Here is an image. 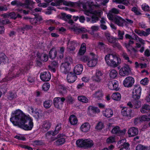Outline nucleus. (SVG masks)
<instances>
[{"mask_svg":"<svg viewBox=\"0 0 150 150\" xmlns=\"http://www.w3.org/2000/svg\"><path fill=\"white\" fill-rule=\"evenodd\" d=\"M23 73V69H20L16 73L14 76H13L11 74L8 73V76L4 79V81L5 80L8 81L11 80L14 77H16L20 76Z\"/></svg>","mask_w":150,"mask_h":150,"instance_id":"4468645a","label":"nucleus"},{"mask_svg":"<svg viewBox=\"0 0 150 150\" xmlns=\"http://www.w3.org/2000/svg\"><path fill=\"white\" fill-rule=\"evenodd\" d=\"M62 136L63 135L61 134H58L57 136L58 139L54 143L55 145L57 146H59L63 144L64 143L65 139L62 137Z\"/></svg>","mask_w":150,"mask_h":150,"instance_id":"5701e85b","label":"nucleus"},{"mask_svg":"<svg viewBox=\"0 0 150 150\" xmlns=\"http://www.w3.org/2000/svg\"><path fill=\"white\" fill-rule=\"evenodd\" d=\"M69 121L71 124L74 125H76L78 121L76 117L74 115H71L70 116Z\"/></svg>","mask_w":150,"mask_h":150,"instance_id":"c85d7f7f","label":"nucleus"},{"mask_svg":"<svg viewBox=\"0 0 150 150\" xmlns=\"http://www.w3.org/2000/svg\"><path fill=\"white\" fill-rule=\"evenodd\" d=\"M42 20V18L41 17L38 16L33 18H31L30 19L29 21L32 25H35L38 24V23H40Z\"/></svg>","mask_w":150,"mask_h":150,"instance_id":"cd10ccee","label":"nucleus"},{"mask_svg":"<svg viewBox=\"0 0 150 150\" xmlns=\"http://www.w3.org/2000/svg\"><path fill=\"white\" fill-rule=\"evenodd\" d=\"M35 4V2L33 1L26 0L25 2V8H31Z\"/></svg>","mask_w":150,"mask_h":150,"instance_id":"7c9ffc66","label":"nucleus"},{"mask_svg":"<svg viewBox=\"0 0 150 150\" xmlns=\"http://www.w3.org/2000/svg\"><path fill=\"white\" fill-rule=\"evenodd\" d=\"M40 78L42 80L44 81H48L51 78V74L48 72H43L41 73Z\"/></svg>","mask_w":150,"mask_h":150,"instance_id":"f3484780","label":"nucleus"},{"mask_svg":"<svg viewBox=\"0 0 150 150\" xmlns=\"http://www.w3.org/2000/svg\"><path fill=\"white\" fill-rule=\"evenodd\" d=\"M63 4L64 5L70 7H73L75 5V3L71 1H63Z\"/></svg>","mask_w":150,"mask_h":150,"instance_id":"a18cd8bd","label":"nucleus"},{"mask_svg":"<svg viewBox=\"0 0 150 150\" xmlns=\"http://www.w3.org/2000/svg\"><path fill=\"white\" fill-rule=\"evenodd\" d=\"M66 99L64 97H56L53 100V103L55 107L58 109H60L62 107L64 102Z\"/></svg>","mask_w":150,"mask_h":150,"instance_id":"423d86ee","label":"nucleus"},{"mask_svg":"<svg viewBox=\"0 0 150 150\" xmlns=\"http://www.w3.org/2000/svg\"><path fill=\"white\" fill-rule=\"evenodd\" d=\"M40 60L42 61L46 62L48 60V57L46 54H42L39 57Z\"/></svg>","mask_w":150,"mask_h":150,"instance_id":"49530a36","label":"nucleus"},{"mask_svg":"<svg viewBox=\"0 0 150 150\" xmlns=\"http://www.w3.org/2000/svg\"><path fill=\"white\" fill-rule=\"evenodd\" d=\"M135 40L137 42H140L142 44H145L144 40L139 38L137 35H136L135 36Z\"/></svg>","mask_w":150,"mask_h":150,"instance_id":"4d7b16f0","label":"nucleus"},{"mask_svg":"<svg viewBox=\"0 0 150 150\" xmlns=\"http://www.w3.org/2000/svg\"><path fill=\"white\" fill-rule=\"evenodd\" d=\"M78 44V43L75 41H69L67 43V48L69 51H74Z\"/></svg>","mask_w":150,"mask_h":150,"instance_id":"dca6fc26","label":"nucleus"},{"mask_svg":"<svg viewBox=\"0 0 150 150\" xmlns=\"http://www.w3.org/2000/svg\"><path fill=\"white\" fill-rule=\"evenodd\" d=\"M115 139L114 137L111 136L107 139L106 142L108 143H113L115 142Z\"/></svg>","mask_w":150,"mask_h":150,"instance_id":"6e6d98bb","label":"nucleus"},{"mask_svg":"<svg viewBox=\"0 0 150 150\" xmlns=\"http://www.w3.org/2000/svg\"><path fill=\"white\" fill-rule=\"evenodd\" d=\"M131 68L127 64L125 65L119 71V74L123 76L128 75L131 71Z\"/></svg>","mask_w":150,"mask_h":150,"instance_id":"6e6552de","label":"nucleus"},{"mask_svg":"<svg viewBox=\"0 0 150 150\" xmlns=\"http://www.w3.org/2000/svg\"><path fill=\"white\" fill-rule=\"evenodd\" d=\"M55 135V134L53 131H50L46 133V136L47 138H49L50 137H51V136H54Z\"/></svg>","mask_w":150,"mask_h":150,"instance_id":"e2e57ef3","label":"nucleus"},{"mask_svg":"<svg viewBox=\"0 0 150 150\" xmlns=\"http://www.w3.org/2000/svg\"><path fill=\"white\" fill-rule=\"evenodd\" d=\"M98 59L96 55L93 53H91L89 59L87 62V66L90 67H94L97 63Z\"/></svg>","mask_w":150,"mask_h":150,"instance_id":"39448f33","label":"nucleus"},{"mask_svg":"<svg viewBox=\"0 0 150 150\" xmlns=\"http://www.w3.org/2000/svg\"><path fill=\"white\" fill-rule=\"evenodd\" d=\"M14 116L10 118V121L14 125L26 130H31L33 127V119L29 115H26L19 109L16 110L13 114Z\"/></svg>","mask_w":150,"mask_h":150,"instance_id":"f257e3e1","label":"nucleus"},{"mask_svg":"<svg viewBox=\"0 0 150 150\" xmlns=\"http://www.w3.org/2000/svg\"><path fill=\"white\" fill-rule=\"evenodd\" d=\"M119 13V10L115 8H113L111 9L107 14V16L109 19H112L113 18L116 16H114V14H118Z\"/></svg>","mask_w":150,"mask_h":150,"instance_id":"aec40b11","label":"nucleus"},{"mask_svg":"<svg viewBox=\"0 0 150 150\" xmlns=\"http://www.w3.org/2000/svg\"><path fill=\"white\" fill-rule=\"evenodd\" d=\"M51 123L49 121H45L43 122L42 127L45 130L47 131L50 127Z\"/></svg>","mask_w":150,"mask_h":150,"instance_id":"72a5a7b5","label":"nucleus"},{"mask_svg":"<svg viewBox=\"0 0 150 150\" xmlns=\"http://www.w3.org/2000/svg\"><path fill=\"white\" fill-rule=\"evenodd\" d=\"M140 111L142 113H147L150 111V106L146 105H144L142 107Z\"/></svg>","mask_w":150,"mask_h":150,"instance_id":"c756f323","label":"nucleus"},{"mask_svg":"<svg viewBox=\"0 0 150 150\" xmlns=\"http://www.w3.org/2000/svg\"><path fill=\"white\" fill-rule=\"evenodd\" d=\"M105 37L109 42L111 43H113L115 42V39L110 36V33L108 32L105 33Z\"/></svg>","mask_w":150,"mask_h":150,"instance_id":"2f4dec72","label":"nucleus"},{"mask_svg":"<svg viewBox=\"0 0 150 150\" xmlns=\"http://www.w3.org/2000/svg\"><path fill=\"white\" fill-rule=\"evenodd\" d=\"M118 85V82L115 80L109 82L108 84V88L111 90H117Z\"/></svg>","mask_w":150,"mask_h":150,"instance_id":"412c9836","label":"nucleus"},{"mask_svg":"<svg viewBox=\"0 0 150 150\" xmlns=\"http://www.w3.org/2000/svg\"><path fill=\"white\" fill-rule=\"evenodd\" d=\"M86 44L85 43H83L81 45L78 54L79 55H82L84 54L86 52Z\"/></svg>","mask_w":150,"mask_h":150,"instance_id":"473e14b6","label":"nucleus"},{"mask_svg":"<svg viewBox=\"0 0 150 150\" xmlns=\"http://www.w3.org/2000/svg\"><path fill=\"white\" fill-rule=\"evenodd\" d=\"M76 144L79 147H83L85 148H91L94 145L93 141L89 139L84 140L79 139L76 141Z\"/></svg>","mask_w":150,"mask_h":150,"instance_id":"20e7f679","label":"nucleus"},{"mask_svg":"<svg viewBox=\"0 0 150 150\" xmlns=\"http://www.w3.org/2000/svg\"><path fill=\"white\" fill-rule=\"evenodd\" d=\"M89 109L92 111L93 112L98 113L100 112V110L97 107L90 106L89 107Z\"/></svg>","mask_w":150,"mask_h":150,"instance_id":"3c124183","label":"nucleus"},{"mask_svg":"<svg viewBox=\"0 0 150 150\" xmlns=\"http://www.w3.org/2000/svg\"><path fill=\"white\" fill-rule=\"evenodd\" d=\"M148 81L147 78H144L140 82L141 84L143 85H146L148 83Z\"/></svg>","mask_w":150,"mask_h":150,"instance_id":"774afa93","label":"nucleus"},{"mask_svg":"<svg viewBox=\"0 0 150 150\" xmlns=\"http://www.w3.org/2000/svg\"><path fill=\"white\" fill-rule=\"evenodd\" d=\"M103 115L107 117H110L112 116L113 112L112 110L110 108H105L102 111Z\"/></svg>","mask_w":150,"mask_h":150,"instance_id":"a211bd4d","label":"nucleus"},{"mask_svg":"<svg viewBox=\"0 0 150 150\" xmlns=\"http://www.w3.org/2000/svg\"><path fill=\"white\" fill-rule=\"evenodd\" d=\"M91 125L87 122H85L81 125L80 127V131L83 133H86L88 132L90 130Z\"/></svg>","mask_w":150,"mask_h":150,"instance_id":"6ab92c4d","label":"nucleus"},{"mask_svg":"<svg viewBox=\"0 0 150 150\" xmlns=\"http://www.w3.org/2000/svg\"><path fill=\"white\" fill-rule=\"evenodd\" d=\"M89 59V56H81L80 58L81 61L84 62H87Z\"/></svg>","mask_w":150,"mask_h":150,"instance_id":"bf43d9fd","label":"nucleus"},{"mask_svg":"<svg viewBox=\"0 0 150 150\" xmlns=\"http://www.w3.org/2000/svg\"><path fill=\"white\" fill-rule=\"evenodd\" d=\"M121 95L120 93L118 92L114 93L112 96V98L114 100L118 101L121 98Z\"/></svg>","mask_w":150,"mask_h":150,"instance_id":"c9c22d12","label":"nucleus"},{"mask_svg":"<svg viewBox=\"0 0 150 150\" xmlns=\"http://www.w3.org/2000/svg\"><path fill=\"white\" fill-rule=\"evenodd\" d=\"M122 55L124 59L125 60H126L127 61V62L128 63L130 64H132V62L129 60V58L128 55L126 53L123 52L122 54Z\"/></svg>","mask_w":150,"mask_h":150,"instance_id":"09e8293b","label":"nucleus"},{"mask_svg":"<svg viewBox=\"0 0 150 150\" xmlns=\"http://www.w3.org/2000/svg\"><path fill=\"white\" fill-rule=\"evenodd\" d=\"M125 130H120V127L118 126L114 127L111 131L112 133L113 134H117L119 135H122L125 134Z\"/></svg>","mask_w":150,"mask_h":150,"instance_id":"393cba45","label":"nucleus"},{"mask_svg":"<svg viewBox=\"0 0 150 150\" xmlns=\"http://www.w3.org/2000/svg\"><path fill=\"white\" fill-rule=\"evenodd\" d=\"M141 6L142 10L145 11H148L149 10V6L146 4H142Z\"/></svg>","mask_w":150,"mask_h":150,"instance_id":"052dcab7","label":"nucleus"},{"mask_svg":"<svg viewBox=\"0 0 150 150\" xmlns=\"http://www.w3.org/2000/svg\"><path fill=\"white\" fill-rule=\"evenodd\" d=\"M132 51L129 52L130 55L132 57H138V54L137 53L138 52L137 50L132 47Z\"/></svg>","mask_w":150,"mask_h":150,"instance_id":"58836bf2","label":"nucleus"},{"mask_svg":"<svg viewBox=\"0 0 150 150\" xmlns=\"http://www.w3.org/2000/svg\"><path fill=\"white\" fill-rule=\"evenodd\" d=\"M74 73L70 72L67 76V79L69 83H71L74 82L77 79V76Z\"/></svg>","mask_w":150,"mask_h":150,"instance_id":"4be33fe9","label":"nucleus"},{"mask_svg":"<svg viewBox=\"0 0 150 150\" xmlns=\"http://www.w3.org/2000/svg\"><path fill=\"white\" fill-rule=\"evenodd\" d=\"M33 28L32 26L29 25H26L21 28V29L23 30H28L31 29Z\"/></svg>","mask_w":150,"mask_h":150,"instance_id":"680f3d73","label":"nucleus"},{"mask_svg":"<svg viewBox=\"0 0 150 150\" xmlns=\"http://www.w3.org/2000/svg\"><path fill=\"white\" fill-rule=\"evenodd\" d=\"M136 150H147V148L145 146L141 144H138L136 147Z\"/></svg>","mask_w":150,"mask_h":150,"instance_id":"8fccbe9b","label":"nucleus"},{"mask_svg":"<svg viewBox=\"0 0 150 150\" xmlns=\"http://www.w3.org/2000/svg\"><path fill=\"white\" fill-rule=\"evenodd\" d=\"M103 96L102 91L101 90H99L95 92L92 95L93 98H95L97 100H101Z\"/></svg>","mask_w":150,"mask_h":150,"instance_id":"bb28decb","label":"nucleus"},{"mask_svg":"<svg viewBox=\"0 0 150 150\" xmlns=\"http://www.w3.org/2000/svg\"><path fill=\"white\" fill-rule=\"evenodd\" d=\"M133 23V21L132 20L127 18L125 20V23H124L126 25H127L129 24L132 25Z\"/></svg>","mask_w":150,"mask_h":150,"instance_id":"0e129e2a","label":"nucleus"},{"mask_svg":"<svg viewBox=\"0 0 150 150\" xmlns=\"http://www.w3.org/2000/svg\"><path fill=\"white\" fill-rule=\"evenodd\" d=\"M57 54V52L55 49L53 48L51 49L49 54V57L50 58L52 59H53L55 58Z\"/></svg>","mask_w":150,"mask_h":150,"instance_id":"f704fd0d","label":"nucleus"},{"mask_svg":"<svg viewBox=\"0 0 150 150\" xmlns=\"http://www.w3.org/2000/svg\"><path fill=\"white\" fill-rule=\"evenodd\" d=\"M50 87V85L48 83H45L42 86V89L44 91L48 90Z\"/></svg>","mask_w":150,"mask_h":150,"instance_id":"13d9d810","label":"nucleus"},{"mask_svg":"<svg viewBox=\"0 0 150 150\" xmlns=\"http://www.w3.org/2000/svg\"><path fill=\"white\" fill-rule=\"evenodd\" d=\"M66 100L67 103L72 104L74 102L75 99L71 96H69L66 97Z\"/></svg>","mask_w":150,"mask_h":150,"instance_id":"79ce46f5","label":"nucleus"},{"mask_svg":"<svg viewBox=\"0 0 150 150\" xmlns=\"http://www.w3.org/2000/svg\"><path fill=\"white\" fill-rule=\"evenodd\" d=\"M83 66L80 64L77 65L74 69V73L76 74H80L83 70Z\"/></svg>","mask_w":150,"mask_h":150,"instance_id":"a878e982","label":"nucleus"},{"mask_svg":"<svg viewBox=\"0 0 150 150\" xmlns=\"http://www.w3.org/2000/svg\"><path fill=\"white\" fill-rule=\"evenodd\" d=\"M141 88L139 85H135L132 92V98L134 99H138L140 98Z\"/></svg>","mask_w":150,"mask_h":150,"instance_id":"0eeeda50","label":"nucleus"},{"mask_svg":"<svg viewBox=\"0 0 150 150\" xmlns=\"http://www.w3.org/2000/svg\"><path fill=\"white\" fill-rule=\"evenodd\" d=\"M119 39L122 40L123 38V35L124 34V32L123 31L118 30V31Z\"/></svg>","mask_w":150,"mask_h":150,"instance_id":"69168bd1","label":"nucleus"},{"mask_svg":"<svg viewBox=\"0 0 150 150\" xmlns=\"http://www.w3.org/2000/svg\"><path fill=\"white\" fill-rule=\"evenodd\" d=\"M138 130L135 127H132L129 129L128 133L129 137H132L137 135L138 133Z\"/></svg>","mask_w":150,"mask_h":150,"instance_id":"b1692460","label":"nucleus"},{"mask_svg":"<svg viewBox=\"0 0 150 150\" xmlns=\"http://www.w3.org/2000/svg\"><path fill=\"white\" fill-rule=\"evenodd\" d=\"M102 77V73L100 71L96 70L94 75L92 76V79L93 81L99 82L101 80Z\"/></svg>","mask_w":150,"mask_h":150,"instance_id":"9b49d317","label":"nucleus"},{"mask_svg":"<svg viewBox=\"0 0 150 150\" xmlns=\"http://www.w3.org/2000/svg\"><path fill=\"white\" fill-rule=\"evenodd\" d=\"M104 127L103 124L102 122H99L95 127V129L97 130H101Z\"/></svg>","mask_w":150,"mask_h":150,"instance_id":"864d4df0","label":"nucleus"},{"mask_svg":"<svg viewBox=\"0 0 150 150\" xmlns=\"http://www.w3.org/2000/svg\"><path fill=\"white\" fill-rule=\"evenodd\" d=\"M61 123L58 124L57 125L54 131V132L55 134L59 133V131L61 129Z\"/></svg>","mask_w":150,"mask_h":150,"instance_id":"603ef678","label":"nucleus"},{"mask_svg":"<svg viewBox=\"0 0 150 150\" xmlns=\"http://www.w3.org/2000/svg\"><path fill=\"white\" fill-rule=\"evenodd\" d=\"M131 10L132 11L134 12L136 15H141V14L139 10L136 7H133Z\"/></svg>","mask_w":150,"mask_h":150,"instance_id":"5fc2aeb1","label":"nucleus"},{"mask_svg":"<svg viewBox=\"0 0 150 150\" xmlns=\"http://www.w3.org/2000/svg\"><path fill=\"white\" fill-rule=\"evenodd\" d=\"M52 103V101L50 100L45 101L43 103L44 107L47 109L50 108L51 106Z\"/></svg>","mask_w":150,"mask_h":150,"instance_id":"37998d69","label":"nucleus"},{"mask_svg":"<svg viewBox=\"0 0 150 150\" xmlns=\"http://www.w3.org/2000/svg\"><path fill=\"white\" fill-rule=\"evenodd\" d=\"M134 82V79L131 76H128L126 77L123 81V84L126 87H131Z\"/></svg>","mask_w":150,"mask_h":150,"instance_id":"9d476101","label":"nucleus"},{"mask_svg":"<svg viewBox=\"0 0 150 150\" xmlns=\"http://www.w3.org/2000/svg\"><path fill=\"white\" fill-rule=\"evenodd\" d=\"M127 144H129L127 142H126V140L125 139H123L118 142L117 146L118 148H120L121 147L125 146Z\"/></svg>","mask_w":150,"mask_h":150,"instance_id":"e433bc0d","label":"nucleus"},{"mask_svg":"<svg viewBox=\"0 0 150 150\" xmlns=\"http://www.w3.org/2000/svg\"><path fill=\"white\" fill-rule=\"evenodd\" d=\"M78 100L82 103H86L89 102L88 99L84 96H81L78 97Z\"/></svg>","mask_w":150,"mask_h":150,"instance_id":"4c0bfd02","label":"nucleus"},{"mask_svg":"<svg viewBox=\"0 0 150 150\" xmlns=\"http://www.w3.org/2000/svg\"><path fill=\"white\" fill-rule=\"evenodd\" d=\"M138 99H134L132 101V102H128L127 103V105L130 108H138L140 107L141 105V102L138 100Z\"/></svg>","mask_w":150,"mask_h":150,"instance_id":"f8f14e48","label":"nucleus"},{"mask_svg":"<svg viewBox=\"0 0 150 150\" xmlns=\"http://www.w3.org/2000/svg\"><path fill=\"white\" fill-rule=\"evenodd\" d=\"M9 15L10 18L14 19H16L17 18H20L22 17V16L19 14H16L14 12L9 13Z\"/></svg>","mask_w":150,"mask_h":150,"instance_id":"a19ab883","label":"nucleus"},{"mask_svg":"<svg viewBox=\"0 0 150 150\" xmlns=\"http://www.w3.org/2000/svg\"><path fill=\"white\" fill-rule=\"evenodd\" d=\"M16 95L15 93L11 92L9 93L8 98L10 100H11L16 98Z\"/></svg>","mask_w":150,"mask_h":150,"instance_id":"338daca9","label":"nucleus"},{"mask_svg":"<svg viewBox=\"0 0 150 150\" xmlns=\"http://www.w3.org/2000/svg\"><path fill=\"white\" fill-rule=\"evenodd\" d=\"M71 28L72 31H73L74 33L76 34H78L80 33V28L77 27L75 25L73 27H71Z\"/></svg>","mask_w":150,"mask_h":150,"instance_id":"de8ad7c7","label":"nucleus"},{"mask_svg":"<svg viewBox=\"0 0 150 150\" xmlns=\"http://www.w3.org/2000/svg\"><path fill=\"white\" fill-rule=\"evenodd\" d=\"M60 69L62 72L64 74L68 73L70 69V63L65 62L62 63Z\"/></svg>","mask_w":150,"mask_h":150,"instance_id":"2eb2a0df","label":"nucleus"},{"mask_svg":"<svg viewBox=\"0 0 150 150\" xmlns=\"http://www.w3.org/2000/svg\"><path fill=\"white\" fill-rule=\"evenodd\" d=\"M117 71L115 70H112L110 73V76L111 78H115L117 76Z\"/></svg>","mask_w":150,"mask_h":150,"instance_id":"c03bdc74","label":"nucleus"},{"mask_svg":"<svg viewBox=\"0 0 150 150\" xmlns=\"http://www.w3.org/2000/svg\"><path fill=\"white\" fill-rule=\"evenodd\" d=\"M132 110L126 107H124L121 111L122 116L127 119H130L132 117Z\"/></svg>","mask_w":150,"mask_h":150,"instance_id":"1a4fd4ad","label":"nucleus"},{"mask_svg":"<svg viewBox=\"0 0 150 150\" xmlns=\"http://www.w3.org/2000/svg\"><path fill=\"white\" fill-rule=\"evenodd\" d=\"M8 58L5 54L2 52L0 53V62L1 63V62L4 63L7 61Z\"/></svg>","mask_w":150,"mask_h":150,"instance_id":"ea45409f","label":"nucleus"},{"mask_svg":"<svg viewBox=\"0 0 150 150\" xmlns=\"http://www.w3.org/2000/svg\"><path fill=\"white\" fill-rule=\"evenodd\" d=\"M84 13L88 16H91V20L90 21L91 23H94L98 21V17L100 16L102 13L103 12L101 10H94L92 9L89 10H86L84 6H83Z\"/></svg>","mask_w":150,"mask_h":150,"instance_id":"7ed1b4c3","label":"nucleus"},{"mask_svg":"<svg viewBox=\"0 0 150 150\" xmlns=\"http://www.w3.org/2000/svg\"><path fill=\"white\" fill-rule=\"evenodd\" d=\"M105 59L107 64L110 67H116L121 62L120 59L115 54H107Z\"/></svg>","mask_w":150,"mask_h":150,"instance_id":"f03ea898","label":"nucleus"},{"mask_svg":"<svg viewBox=\"0 0 150 150\" xmlns=\"http://www.w3.org/2000/svg\"><path fill=\"white\" fill-rule=\"evenodd\" d=\"M109 20L112 21L116 24L120 26H123L125 23V20L117 16H116L113 18L112 19Z\"/></svg>","mask_w":150,"mask_h":150,"instance_id":"ddd939ff","label":"nucleus"}]
</instances>
